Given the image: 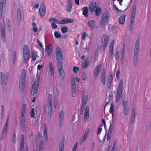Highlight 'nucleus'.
<instances>
[{
	"label": "nucleus",
	"mask_w": 151,
	"mask_h": 151,
	"mask_svg": "<svg viewBox=\"0 0 151 151\" xmlns=\"http://www.w3.org/2000/svg\"><path fill=\"white\" fill-rule=\"evenodd\" d=\"M55 52L57 63L62 62L63 60L62 52L61 49L58 46L56 47Z\"/></svg>",
	"instance_id": "obj_4"
},
{
	"label": "nucleus",
	"mask_w": 151,
	"mask_h": 151,
	"mask_svg": "<svg viewBox=\"0 0 151 151\" xmlns=\"http://www.w3.org/2000/svg\"><path fill=\"white\" fill-rule=\"evenodd\" d=\"M114 105L113 103H112L110 107L109 112L110 114H112V117L113 118L114 116Z\"/></svg>",
	"instance_id": "obj_34"
},
{
	"label": "nucleus",
	"mask_w": 151,
	"mask_h": 151,
	"mask_svg": "<svg viewBox=\"0 0 151 151\" xmlns=\"http://www.w3.org/2000/svg\"><path fill=\"white\" fill-rule=\"evenodd\" d=\"M43 68V66L42 65H38L37 66V70H40V69L41 68Z\"/></svg>",
	"instance_id": "obj_63"
},
{
	"label": "nucleus",
	"mask_w": 151,
	"mask_h": 151,
	"mask_svg": "<svg viewBox=\"0 0 151 151\" xmlns=\"http://www.w3.org/2000/svg\"><path fill=\"white\" fill-rule=\"evenodd\" d=\"M128 104V103L125 102L124 101L122 102V104L123 106L124 112L125 114L127 115L129 112V110L127 108V106Z\"/></svg>",
	"instance_id": "obj_22"
},
{
	"label": "nucleus",
	"mask_w": 151,
	"mask_h": 151,
	"mask_svg": "<svg viewBox=\"0 0 151 151\" xmlns=\"http://www.w3.org/2000/svg\"><path fill=\"white\" fill-rule=\"evenodd\" d=\"M79 70V68L76 66H74L73 68V71L75 73H77Z\"/></svg>",
	"instance_id": "obj_52"
},
{
	"label": "nucleus",
	"mask_w": 151,
	"mask_h": 151,
	"mask_svg": "<svg viewBox=\"0 0 151 151\" xmlns=\"http://www.w3.org/2000/svg\"><path fill=\"white\" fill-rule=\"evenodd\" d=\"M122 92L119 91H118L116 95V101L118 102L120 99Z\"/></svg>",
	"instance_id": "obj_36"
},
{
	"label": "nucleus",
	"mask_w": 151,
	"mask_h": 151,
	"mask_svg": "<svg viewBox=\"0 0 151 151\" xmlns=\"http://www.w3.org/2000/svg\"><path fill=\"white\" fill-rule=\"evenodd\" d=\"M109 40V36L107 35H105L103 36L102 40V44L104 45V49H105L107 47Z\"/></svg>",
	"instance_id": "obj_14"
},
{
	"label": "nucleus",
	"mask_w": 151,
	"mask_h": 151,
	"mask_svg": "<svg viewBox=\"0 0 151 151\" xmlns=\"http://www.w3.org/2000/svg\"><path fill=\"white\" fill-rule=\"evenodd\" d=\"M35 115V109L34 108H32L31 110V112L30 114V116L32 118H33Z\"/></svg>",
	"instance_id": "obj_49"
},
{
	"label": "nucleus",
	"mask_w": 151,
	"mask_h": 151,
	"mask_svg": "<svg viewBox=\"0 0 151 151\" xmlns=\"http://www.w3.org/2000/svg\"><path fill=\"white\" fill-rule=\"evenodd\" d=\"M43 136L45 141L47 142V129L45 126L44 129Z\"/></svg>",
	"instance_id": "obj_35"
},
{
	"label": "nucleus",
	"mask_w": 151,
	"mask_h": 151,
	"mask_svg": "<svg viewBox=\"0 0 151 151\" xmlns=\"http://www.w3.org/2000/svg\"><path fill=\"white\" fill-rule=\"evenodd\" d=\"M4 3L1 1L0 2V19L1 18L2 16L3 8V4Z\"/></svg>",
	"instance_id": "obj_43"
},
{
	"label": "nucleus",
	"mask_w": 151,
	"mask_h": 151,
	"mask_svg": "<svg viewBox=\"0 0 151 151\" xmlns=\"http://www.w3.org/2000/svg\"><path fill=\"white\" fill-rule=\"evenodd\" d=\"M32 26L33 31L35 32H37V29L36 24L35 23H33L32 24Z\"/></svg>",
	"instance_id": "obj_46"
},
{
	"label": "nucleus",
	"mask_w": 151,
	"mask_h": 151,
	"mask_svg": "<svg viewBox=\"0 0 151 151\" xmlns=\"http://www.w3.org/2000/svg\"><path fill=\"white\" fill-rule=\"evenodd\" d=\"M119 52H116L115 54V58L116 60L119 59Z\"/></svg>",
	"instance_id": "obj_64"
},
{
	"label": "nucleus",
	"mask_w": 151,
	"mask_h": 151,
	"mask_svg": "<svg viewBox=\"0 0 151 151\" xmlns=\"http://www.w3.org/2000/svg\"><path fill=\"white\" fill-rule=\"evenodd\" d=\"M123 86L119 85L118 91H119L122 92Z\"/></svg>",
	"instance_id": "obj_60"
},
{
	"label": "nucleus",
	"mask_w": 151,
	"mask_h": 151,
	"mask_svg": "<svg viewBox=\"0 0 151 151\" xmlns=\"http://www.w3.org/2000/svg\"><path fill=\"white\" fill-rule=\"evenodd\" d=\"M26 84V71L22 69L21 71L19 82V88L21 91H23Z\"/></svg>",
	"instance_id": "obj_1"
},
{
	"label": "nucleus",
	"mask_w": 151,
	"mask_h": 151,
	"mask_svg": "<svg viewBox=\"0 0 151 151\" xmlns=\"http://www.w3.org/2000/svg\"><path fill=\"white\" fill-rule=\"evenodd\" d=\"M25 116H21L20 119V125L21 128H24L25 125Z\"/></svg>",
	"instance_id": "obj_31"
},
{
	"label": "nucleus",
	"mask_w": 151,
	"mask_h": 151,
	"mask_svg": "<svg viewBox=\"0 0 151 151\" xmlns=\"http://www.w3.org/2000/svg\"><path fill=\"white\" fill-rule=\"evenodd\" d=\"M135 109L134 108L132 109V119H133L134 120L135 119Z\"/></svg>",
	"instance_id": "obj_51"
},
{
	"label": "nucleus",
	"mask_w": 151,
	"mask_h": 151,
	"mask_svg": "<svg viewBox=\"0 0 151 151\" xmlns=\"http://www.w3.org/2000/svg\"><path fill=\"white\" fill-rule=\"evenodd\" d=\"M90 109L88 106H87L85 110V112L84 114V119L87 120L89 118V112Z\"/></svg>",
	"instance_id": "obj_23"
},
{
	"label": "nucleus",
	"mask_w": 151,
	"mask_h": 151,
	"mask_svg": "<svg viewBox=\"0 0 151 151\" xmlns=\"http://www.w3.org/2000/svg\"><path fill=\"white\" fill-rule=\"evenodd\" d=\"M40 16L42 17H44L45 14V8L44 4L42 3H41V5L39 9Z\"/></svg>",
	"instance_id": "obj_13"
},
{
	"label": "nucleus",
	"mask_w": 151,
	"mask_h": 151,
	"mask_svg": "<svg viewBox=\"0 0 151 151\" xmlns=\"http://www.w3.org/2000/svg\"><path fill=\"white\" fill-rule=\"evenodd\" d=\"M78 142H76L75 144L74 147L73 149V151H76L77 145H78Z\"/></svg>",
	"instance_id": "obj_59"
},
{
	"label": "nucleus",
	"mask_w": 151,
	"mask_h": 151,
	"mask_svg": "<svg viewBox=\"0 0 151 151\" xmlns=\"http://www.w3.org/2000/svg\"><path fill=\"white\" fill-rule=\"evenodd\" d=\"M102 124H101L100 126V127L99 128L97 133L98 134H100L101 133L102 130V128L101 127H102Z\"/></svg>",
	"instance_id": "obj_54"
},
{
	"label": "nucleus",
	"mask_w": 151,
	"mask_h": 151,
	"mask_svg": "<svg viewBox=\"0 0 151 151\" xmlns=\"http://www.w3.org/2000/svg\"><path fill=\"white\" fill-rule=\"evenodd\" d=\"M82 79L84 81H85L87 78V76L85 73H83L81 76Z\"/></svg>",
	"instance_id": "obj_55"
},
{
	"label": "nucleus",
	"mask_w": 151,
	"mask_h": 151,
	"mask_svg": "<svg viewBox=\"0 0 151 151\" xmlns=\"http://www.w3.org/2000/svg\"><path fill=\"white\" fill-rule=\"evenodd\" d=\"M82 11L83 12L82 14L86 18L88 17V9L87 7L85 6L82 9Z\"/></svg>",
	"instance_id": "obj_20"
},
{
	"label": "nucleus",
	"mask_w": 151,
	"mask_h": 151,
	"mask_svg": "<svg viewBox=\"0 0 151 151\" xmlns=\"http://www.w3.org/2000/svg\"><path fill=\"white\" fill-rule=\"evenodd\" d=\"M82 40H83L85 39L86 37V33L85 32H83L82 34Z\"/></svg>",
	"instance_id": "obj_61"
},
{
	"label": "nucleus",
	"mask_w": 151,
	"mask_h": 151,
	"mask_svg": "<svg viewBox=\"0 0 151 151\" xmlns=\"http://www.w3.org/2000/svg\"><path fill=\"white\" fill-rule=\"evenodd\" d=\"M72 9V3L69 2L67 4L66 10L68 12H70Z\"/></svg>",
	"instance_id": "obj_42"
},
{
	"label": "nucleus",
	"mask_w": 151,
	"mask_h": 151,
	"mask_svg": "<svg viewBox=\"0 0 151 151\" xmlns=\"http://www.w3.org/2000/svg\"><path fill=\"white\" fill-rule=\"evenodd\" d=\"M49 67L51 76H53L54 74V70L52 63L51 62L49 63Z\"/></svg>",
	"instance_id": "obj_32"
},
{
	"label": "nucleus",
	"mask_w": 151,
	"mask_h": 151,
	"mask_svg": "<svg viewBox=\"0 0 151 151\" xmlns=\"http://www.w3.org/2000/svg\"><path fill=\"white\" fill-rule=\"evenodd\" d=\"M88 24L89 27L92 29H93L96 25V22L93 20H90L88 21Z\"/></svg>",
	"instance_id": "obj_33"
},
{
	"label": "nucleus",
	"mask_w": 151,
	"mask_h": 151,
	"mask_svg": "<svg viewBox=\"0 0 151 151\" xmlns=\"http://www.w3.org/2000/svg\"><path fill=\"white\" fill-rule=\"evenodd\" d=\"M38 57L37 52L33 51L32 55V60L35 61Z\"/></svg>",
	"instance_id": "obj_38"
},
{
	"label": "nucleus",
	"mask_w": 151,
	"mask_h": 151,
	"mask_svg": "<svg viewBox=\"0 0 151 151\" xmlns=\"http://www.w3.org/2000/svg\"><path fill=\"white\" fill-rule=\"evenodd\" d=\"M7 126L8 124H7V123H6L4 127L2 133L1 135L2 138L5 137H6L7 130Z\"/></svg>",
	"instance_id": "obj_30"
},
{
	"label": "nucleus",
	"mask_w": 151,
	"mask_h": 151,
	"mask_svg": "<svg viewBox=\"0 0 151 151\" xmlns=\"http://www.w3.org/2000/svg\"><path fill=\"white\" fill-rule=\"evenodd\" d=\"M89 65V60L88 59L86 58V59L82 63V68H87Z\"/></svg>",
	"instance_id": "obj_26"
},
{
	"label": "nucleus",
	"mask_w": 151,
	"mask_h": 151,
	"mask_svg": "<svg viewBox=\"0 0 151 151\" xmlns=\"http://www.w3.org/2000/svg\"><path fill=\"white\" fill-rule=\"evenodd\" d=\"M139 51V41L138 39H137L136 42L134 52V62H136L137 61L138 53Z\"/></svg>",
	"instance_id": "obj_10"
},
{
	"label": "nucleus",
	"mask_w": 151,
	"mask_h": 151,
	"mask_svg": "<svg viewBox=\"0 0 151 151\" xmlns=\"http://www.w3.org/2000/svg\"><path fill=\"white\" fill-rule=\"evenodd\" d=\"M51 26L52 28L55 29H56L58 27L57 26L54 22H52V23Z\"/></svg>",
	"instance_id": "obj_53"
},
{
	"label": "nucleus",
	"mask_w": 151,
	"mask_h": 151,
	"mask_svg": "<svg viewBox=\"0 0 151 151\" xmlns=\"http://www.w3.org/2000/svg\"><path fill=\"white\" fill-rule=\"evenodd\" d=\"M89 129H87L82 139L81 140V142L80 144L81 145L87 139L89 134Z\"/></svg>",
	"instance_id": "obj_21"
},
{
	"label": "nucleus",
	"mask_w": 151,
	"mask_h": 151,
	"mask_svg": "<svg viewBox=\"0 0 151 151\" xmlns=\"http://www.w3.org/2000/svg\"><path fill=\"white\" fill-rule=\"evenodd\" d=\"M68 30V28L67 27L65 26L62 27L61 28V30L63 33H66Z\"/></svg>",
	"instance_id": "obj_45"
},
{
	"label": "nucleus",
	"mask_w": 151,
	"mask_h": 151,
	"mask_svg": "<svg viewBox=\"0 0 151 151\" xmlns=\"http://www.w3.org/2000/svg\"><path fill=\"white\" fill-rule=\"evenodd\" d=\"M26 105L25 104H23L22 107L21 111V116H25L26 114Z\"/></svg>",
	"instance_id": "obj_28"
},
{
	"label": "nucleus",
	"mask_w": 151,
	"mask_h": 151,
	"mask_svg": "<svg viewBox=\"0 0 151 151\" xmlns=\"http://www.w3.org/2000/svg\"><path fill=\"white\" fill-rule=\"evenodd\" d=\"M113 80V74H111L108 78L107 82L112 83Z\"/></svg>",
	"instance_id": "obj_48"
},
{
	"label": "nucleus",
	"mask_w": 151,
	"mask_h": 151,
	"mask_svg": "<svg viewBox=\"0 0 151 151\" xmlns=\"http://www.w3.org/2000/svg\"><path fill=\"white\" fill-rule=\"evenodd\" d=\"M13 59L14 60V61L16 60V53L15 51L13 52Z\"/></svg>",
	"instance_id": "obj_56"
},
{
	"label": "nucleus",
	"mask_w": 151,
	"mask_h": 151,
	"mask_svg": "<svg viewBox=\"0 0 151 151\" xmlns=\"http://www.w3.org/2000/svg\"><path fill=\"white\" fill-rule=\"evenodd\" d=\"M30 50L28 46L25 45L24 46L23 50V56L24 59V62L25 63L28 59L30 54Z\"/></svg>",
	"instance_id": "obj_5"
},
{
	"label": "nucleus",
	"mask_w": 151,
	"mask_h": 151,
	"mask_svg": "<svg viewBox=\"0 0 151 151\" xmlns=\"http://www.w3.org/2000/svg\"><path fill=\"white\" fill-rule=\"evenodd\" d=\"M47 100L48 110L49 111L48 114L49 115H51L52 113V97L51 95L50 94L48 95Z\"/></svg>",
	"instance_id": "obj_8"
},
{
	"label": "nucleus",
	"mask_w": 151,
	"mask_h": 151,
	"mask_svg": "<svg viewBox=\"0 0 151 151\" xmlns=\"http://www.w3.org/2000/svg\"><path fill=\"white\" fill-rule=\"evenodd\" d=\"M43 141H40V144L39 145V151H43Z\"/></svg>",
	"instance_id": "obj_44"
},
{
	"label": "nucleus",
	"mask_w": 151,
	"mask_h": 151,
	"mask_svg": "<svg viewBox=\"0 0 151 151\" xmlns=\"http://www.w3.org/2000/svg\"><path fill=\"white\" fill-rule=\"evenodd\" d=\"M64 119L63 112V110L61 111L60 112L59 117V127H61L62 125V123Z\"/></svg>",
	"instance_id": "obj_18"
},
{
	"label": "nucleus",
	"mask_w": 151,
	"mask_h": 151,
	"mask_svg": "<svg viewBox=\"0 0 151 151\" xmlns=\"http://www.w3.org/2000/svg\"><path fill=\"white\" fill-rule=\"evenodd\" d=\"M17 17L18 22L19 23L21 21V13L20 10L18 8L17 10Z\"/></svg>",
	"instance_id": "obj_27"
},
{
	"label": "nucleus",
	"mask_w": 151,
	"mask_h": 151,
	"mask_svg": "<svg viewBox=\"0 0 151 151\" xmlns=\"http://www.w3.org/2000/svg\"><path fill=\"white\" fill-rule=\"evenodd\" d=\"M74 19H69L67 18L64 19L60 21L56 18H54V22H53L58 24H67L72 23L74 22Z\"/></svg>",
	"instance_id": "obj_6"
},
{
	"label": "nucleus",
	"mask_w": 151,
	"mask_h": 151,
	"mask_svg": "<svg viewBox=\"0 0 151 151\" xmlns=\"http://www.w3.org/2000/svg\"><path fill=\"white\" fill-rule=\"evenodd\" d=\"M45 51L47 55L49 56L52 55L53 52V48L51 45L46 47Z\"/></svg>",
	"instance_id": "obj_16"
},
{
	"label": "nucleus",
	"mask_w": 151,
	"mask_h": 151,
	"mask_svg": "<svg viewBox=\"0 0 151 151\" xmlns=\"http://www.w3.org/2000/svg\"><path fill=\"white\" fill-rule=\"evenodd\" d=\"M120 71L119 70H118L117 71V72L116 73V77L117 78V79L118 80H119V76L120 74Z\"/></svg>",
	"instance_id": "obj_62"
},
{
	"label": "nucleus",
	"mask_w": 151,
	"mask_h": 151,
	"mask_svg": "<svg viewBox=\"0 0 151 151\" xmlns=\"http://www.w3.org/2000/svg\"><path fill=\"white\" fill-rule=\"evenodd\" d=\"M96 15L97 16H99L102 12V10L101 8L99 7H97L95 10V12Z\"/></svg>",
	"instance_id": "obj_37"
},
{
	"label": "nucleus",
	"mask_w": 151,
	"mask_h": 151,
	"mask_svg": "<svg viewBox=\"0 0 151 151\" xmlns=\"http://www.w3.org/2000/svg\"><path fill=\"white\" fill-rule=\"evenodd\" d=\"M38 86V82L36 81L35 82V83L32 86L30 90V92L32 95H34L37 93Z\"/></svg>",
	"instance_id": "obj_11"
},
{
	"label": "nucleus",
	"mask_w": 151,
	"mask_h": 151,
	"mask_svg": "<svg viewBox=\"0 0 151 151\" xmlns=\"http://www.w3.org/2000/svg\"><path fill=\"white\" fill-rule=\"evenodd\" d=\"M101 66L100 64L98 65L95 68L94 70V73L95 75L94 77L96 79L97 78L99 74L101 71Z\"/></svg>",
	"instance_id": "obj_15"
},
{
	"label": "nucleus",
	"mask_w": 151,
	"mask_h": 151,
	"mask_svg": "<svg viewBox=\"0 0 151 151\" xmlns=\"http://www.w3.org/2000/svg\"><path fill=\"white\" fill-rule=\"evenodd\" d=\"M111 133H108L107 135V140L108 141H109L111 138Z\"/></svg>",
	"instance_id": "obj_58"
},
{
	"label": "nucleus",
	"mask_w": 151,
	"mask_h": 151,
	"mask_svg": "<svg viewBox=\"0 0 151 151\" xmlns=\"http://www.w3.org/2000/svg\"><path fill=\"white\" fill-rule=\"evenodd\" d=\"M54 35L56 38H58L61 37V35L60 34L58 33L57 32L55 31L54 33Z\"/></svg>",
	"instance_id": "obj_47"
},
{
	"label": "nucleus",
	"mask_w": 151,
	"mask_h": 151,
	"mask_svg": "<svg viewBox=\"0 0 151 151\" xmlns=\"http://www.w3.org/2000/svg\"><path fill=\"white\" fill-rule=\"evenodd\" d=\"M38 137L40 139V141H43V138L41 133L39 132H38Z\"/></svg>",
	"instance_id": "obj_50"
},
{
	"label": "nucleus",
	"mask_w": 151,
	"mask_h": 151,
	"mask_svg": "<svg viewBox=\"0 0 151 151\" xmlns=\"http://www.w3.org/2000/svg\"><path fill=\"white\" fill-rule=\"evenodd\" d=\"M58 63V71L60 77L63 78L64 77V71L63 68L62 62Z\"/></svg>",
	"instance_id": "obj_9"
},
{
	"label": "nucleus",
	"mask_w": 151,
	"mask_h": 151,
	"mask_svg": "<svg viewBox=\"0 0 151 151\" xmlns=\"http://www.w3.org/2000/svg\"><path fill=\"white\" fill-rule=\"evenodd\" d=\"M85 94V91L83 90L82 92V103L81 106V111H82L83 112L84 111V110L88 98V95L84 96Z\"/></svg>",
	"instance_id": "obj_7"
},
{
	"label": "nucleus",
	"mask_w": 151,
	"mask_h": 151,
	"mask_svg": "<svg viewBox=\"0 0 151 151\" xmlns=\"http://www.w3.org/2000/svg\"><path fill=\"white\" fill-rule=\"evenodd\" d=\"M97 7L96 3L95 2H92L91 5L89 6L90 11L92 12H94L95 10Z\"/></svg>",
	"instance_id": "obj_24"
},
{
	"label": "nucleus",
	"mask_w": 151,
	"mask_h": 151,
	"mask_svg": "<svg viewBox=\"0 0 151 151\" xmlns=\"http://www.w3.org/2000/svg\"><path fill=\"white\" fill-rule=\"evenodd\" d=\"M24 136L23 134L21 135L20 140V151H24Z\"/></svg>",
	"instance_id": "obj_19"
},
{
	"label": "nucleus",
	"mask_w": 151,
	"mask_h": 151,
	"mask_svg": "<svg viewBox=\"0 0 151 151\" xmlns=\"http://www.w3.org/2000/svg\"><path fill=\"white\" fill-rule=\"evenodd\" d=\"M113 126L112 124L111 123L110 127L109 128V130L108 133H111V132L112 130Z\"/></svg>",
	"instance_id": "obj_57"
},
{
	"label": "nucleus",
	"mask_w": 151,
	"mask_h": 151,
	"mask_svg": "<svg viewBox=\"0 0 151 151\" xmlns=\"http://www.w3.org/2000/svg\"><path fill=\"white\" fill-rule=\"evenodd\" d=\"M110 17V14H109L107 10H105L103 12L100 23V26L101 27H104L105 24L108 22L109 20V18Z\"/></svg>",
	"instance_id": "obj_2"
},
{
	"label": "nucleus",
	"mask_w": 151,
	"mask_h": 151,
	"mask_svg": "<svg viewBox=\"0 0 151 151\" xmlns=\"http://www.w3.org/2000/svg\"><path fill=\"white\" fill-rule=\"evenodd\" d=\"M0 28L1 31V36L2 40L4 42H5L6 40V35L5 32V27L3 25H1Z\"/></svg>",
	"instance_id": "obj_17"
},
{
	"label": "nucleus",
	"mask_w": 151,
	"mask_h": 151,
	"mask_svg": "<svg viewBox=\"0 0 151 151\" xmlns=\"http://www.w3.org/2000/svg\"><path fill=\"white\" fill-rule=\"evenodd\" d=\"M72 95L73 97L75 96L76 93V85L74 78L71 81Z\"/></svg>",
	"instance_id": "obj_12"
},
{
	"label": "nucleus",
	"mask_w": 151,
	"mask_h": 151,
	"mask_svg": "<svg viewBox=\"0 0 151 151\" xmlns=\"http://www.w3.org/2000/svg\"><path fill=\"white\" fill-rule=\"evenodd\" d=\"M7 126L8 124H7V123H6L4 127L2 133L1 135L2 138L5 137H6L7 130Z\"/></svg>",
	"instance_id": "obj_29"
},
{
	"label": "nucleus",
	"mask_w": 151,
	"mask_h": 151,
	"mask_svg": "<svg viewBox=\"0 0 151 151\" xmlns=\"http://www.w3.org/2000/svg\"><path fill=\"white\" fill-rule=\"evenodd\" d=\"M64 139L60 143L59 145V151H63L64 146Z\"/></svg>",
	"instance_id": "obj_40"
},
{
	"label": "nucleus",
	"mask_w": 151,
	"mask_h": 151,
	"mask_svg": "<svg viewBox=\"0 0 151 151\" xmlns=\"http://www.w3.org/2000/svg\"><path fill=\"white\" fill-rule=\"evenodd\" d=\"M137 5L136 3H134L132 6V9L131 15L130 22L129 26V29L130 30L132 29L134 18L135 17L136 12V11Z\"/></svg>",
	"instance_id": "obj_3"
},
{
	"label": "nucleus",
	"mask_w": 151,
	"mask_h": 151,
	"mask_svg": "<svg viewBox=\"0 0 151 151\" xmlns=\"http://www.w3.org/2000/svg\"><path fill=\"white\" fill-rule=\"evenodd\" d=\"M1 83L3 85L4 84L6 85L8 82V78H4V75L2 72H1Z\"/></svg>",
	"instance_id": "obj_25"
},
{
	"label": "nucleus",
	"mask_w": 151,
	"mask_h": 151,
	"mask_svg": "<svg viewBox=\"0 0 151 151\" xmlns=\"http://www.w3.org/2000/svg\"><path fill=\"white\" fill-rule=\"evenodd\" d=\"M125 15H123L119 19V22L120 24H123L125 21Z\"/></svg>",
	"instance_id": "obj_39"
},
{
	"label": "nucleus",
	"mask_w": 151,
	"mask_h": 151,
	"mask_svg": "<svg viewBox=\"0 0 151 151\" xmlns=\"http://www.w3.org/2000/svg\"><path fill=\"white\" fill-rule=\"evenodd\" d=\"M114 45V40H112L110 44L109 47V52L111 53V54L112 55L113 53V45Z\"/></svg>",
	"instance_id": "obj_41"
}]
</instances>
